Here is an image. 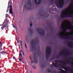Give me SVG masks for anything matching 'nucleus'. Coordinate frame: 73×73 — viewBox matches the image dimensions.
I'll use <instances>...</instances> for the list:
<instances>
[{
	"label": "nucleus",
	"mask_w": 73,
	"mask_h": 73,
	"mask_svg": "<svg viewBox=\"0 0 73 73\" xmlns=\"http://www.w3.org/2000/svg\"><path fill=\"white\" fill-rule=\"evenodd\" d=\"M38 42V40H36L35 39H33L31 40L30 47L31 52H33L34 50V49H37L36 45Z\"/></svg>",
	"instance_id": "obj_2"
},
{
	"label": "nucleus",
	"mask_w": 73,
	"mask_h": 73,
	"mask_svg": "<svg viewBox=\"0 0 73 73\" xmlns=\"http://www.w3.org/2000/svg\"><path fill=\"white\" fill-rule=\"evenodd\" d=\"M13 27L14 28H15V25H13Z\"/></svg>",
	"instance_id": "obj_50"
},
{
	"label": "nucleus",
	"mask_w": 73,
	"mask_h": 73,
	"mask_svg": "<svg viewBox=\"0 0 73 73\" xmlns=\"http://www.w3.org/2000/svg\"><path fill=\"white\" fill-rule=\"evenodd\" d=\"M25 47L26 48H27V45H26V44L25 43Z\"/></svg>",
	"instance_id": "obj_41"
},
{
	"label": "nucleus",
	"mask_w": 73,
	"mask_h": 73,
	"mask_svg": "<svg viewBox=\"0 0 73 73\" xmlns=\"http://www.w3.org/2000/svg\"><path fill=\"white\" fill-rule=\"evenodd\" d=\"M70 35H65L64 36H73V33H70Z\"/></svg>",
	"instance_id": "obj_16"
},
{
	"label": "nucleus",
	"mask_w": 73,
	"mask_h": 73,
	"mask_svg": "<svg viewBox=\"0 0 73 73\" xmlns=\"http://www.w3.org/2000/svg\"><path fill=\"white\" fill-rule=\"evenodd\" d=\"M39 54V50H38L36 52L35 54V53H33V59L34 60V61L36 63H37V57H36V56H38Z\"/></svg>",
	"instance_id": "obj_6"
},
{
	"label": "nucleus",
	"mask_w": 73,
	"mask_h": 73,
	"mask_svg": "<svg viewBox=\"0 0 73 73\" xmlns=\"http://www.w3.org/2000/svg\"><path fill=\"white\" fill-rule=\"evenodd\" d=\"M41 0H39L38 1V2H39L40 3H41Z\"/></svg>",
	"instance_id": "obj_37"
},
{
	"label": "nucleus",
	"mask_w": 73,
	"mask_h": 73,
	"mask_svg": "<svg viewBox=\"0 0 73 73\" xmlns=\"http://www.w3.org/2000/svg\"><path fill=\"white\" fill-rule=\"evenodd\" d=\"M69 72L70 73H73V71L72 70L71 71H70Z\"/></svg>",
	"instance_id": "obj_33"
},
{
	"label": "nucleus",
	"mask_w": 73,
	"mask_h": 73,
	"mask_svg": "<svg viewBox=\"0 0 73 73\" xmlns=\"http://www.w3.org/2000/svg\"><path fill=\"white\" fill-rule=\"evenodd\" d=\"M72 2L73 1V0H72Z\"/></svg>",
	"instance_id": "obj_58"
},
{
	"label": "nucleus",
	"mask_w": 73,
	"mask_h": 73,
	"mask_svg": "<svg viewBox=\"0 0 73 73\" xmlns=\"http://www.w3.org/2000/svg\"><path fill=\"white\" fill-rule=\"evenodd\" d=\"M21 46H22V41H21Z\"/></svg>",
	"instance_id": "obj_38"
},
{
	"label": "nucleus",
	"mask_w": 73,
	"mask_h": 73,
	"mask_svg": "<svg viewBox=\"0 0 73 73\" xmlns=\"http://www.w3.org/2000/svg\"><path fill=\"white\" fill-rule=\"evenodd\" d=\"M36 31L37 32H38L39 34L40 35H42V36H44L45 35V31H44V29H37Z\"/></svg>",
	"instance_id": "obj_7"
},
{
	"label": "nucleus",
	"mask_w": 73,
	"mask_h": 73,
	"mask_svg": "<svg viewBox=\"0 0 73 73\" xmlns=\"http://www.w3.org/2000/svg\"><path fill=\"white\" fill-rule=\"evenodd\" d=\"M19 60L20 61V62H21V61H22V60H21V58H19Z\"/></svg>",
	"instance_id": "obj_43"
},
{
	"label": "nucleus",
	"mask_w": 73,
	"mask_h": 73,
	"mask_svg": "<svg viewBox=\"0 0 73 73\" xmlns=\"http://www.w3.org/2000/svg\"><path fill=\"white\" fill-rule=\"evenodd\" d=\"M6 25V27L7 28H8L9 27L7 25V24L6 23H3V25Z\"/></svg>",
	"instance_id": "obj_22"
},
{
	"label": "nucleus",
	"mask_w": 73,
	"mask_h": 73,
	"mask_svg": "<svg viewBox=\"0 0 73 73\" xmlns=\"http://www.w3.org/2000/svg\"><path fill=\"white\" fill-rule=\"evenodd\" d=\"M68 46L70 48H73V42L72 41H70L68 43Z\"/></svg>",
	"instance_id": "obj_10"
},
{
	"label": "nucleus",
	"mask_w": 73,
	"mask_h": 73,
	"mask_svg": "<svg viewBox=\"0 0 73 73\" xmlns=\"http://www.w3.org/2000/svg\"><path fill=\"white\" fill-rule=\"evenodd\" d=\"M48 17V16L46 17Z\"/></svg>",
	"instance_id": "obj_61"
},
{
	"label": "nucleus",
	"mask_w": 73,
	"mask_h": 73,
	"mask_svg": "<svg viewBox=\"0 0 73 73\" xmlns=\"http://www.w3.org/2000/svg\"><path fill=\"white\" fill-rule=\"evenodd\" d=\"M52 60H54V58H52Z\"/></svg>",
	"instance_id": "obj_54"
},
{
	"label": "nucleus",
	"mask_w": 73,
	"mask_h": 73,
	"mask_svg": "<svg viewBox=\"0 0 73 73\" xmlns=\"http://www.w3.org/2000/svg\"><path fill=\"white\" fill-rule=\"evenodd\" d=\"M9 4H10V1H9L8 2V5H9Z\"/></svg>",
	"instance_id": "obj_46"
},
{
	"label": "nucleus",
	"mask_w": 73,
	"mask_h": 73,
	"mask_svg": "<svg viewBox=\"0 0 73 73\" xmlns=\"http://www.w3.org/2000/svg\"><path fill=\"white\" fill-rule=\"evenodd\" d=\"M0 57H1V56L0 55V58H1Z\"/></svg>",
	"instance_id": "obj_60"
},
{
	"label": "nucleus",
	"mask_w": 73,
	"mask_h": 73,
	"mask_svg": "<svg viewBox=\"0 0 73 73\" xmlns=\"http://www.w3.org/2000/svg\"><path fill=\"white\" fill-rule=\"evenodd\" d=\"M64 24H62L61 25V29H64Z\"/></svg>",
	"instance_id": "obj_23"
},
{
	"label": "nucleus",
	"mask_w": 73,
	"mask_h": 73,
	"mask_svg": "<svg viewBox=\"0 0 73 73\" xmlns=\"http://www.w3.org/2000/svg\"><path fill=\"white\" fill-rule=\"evenodd\" d=\"M5 20H7V19L6 18V19H5Z\"/></svg>",
	"instance_id": "obj_63"
},
{
	"label": "nucleus",
	"mask_w": 73,
	"mask_h": 73,
	"mask_svg": "<svg viewBox=\"0 0 73 73\" xmlns=\"http://www.w3.org/2000/svg\"><path fill=\"white\" fill-rule=\"evenodd\" d=\"M51 52H52V49L50 47H47L46 49V60L47 61H48V58H49V55L51 53Z\"/></svg>",
	"instance_id": "obj_3"
},
{
	"label": "nucleus",
	"mask_w": 73,
	"mask_h": 73,
	"mask_svg": "<svg viewBox=\"0 0 73 73\" xmlns=\"http://www.w3.org/2000/svg\"><path fill=\"white\" fill-rule=\"evenodd\" d=\"M15 29H17V28L16 27V28H15Z\"/></svg>",
	"instance_id": "obj_59"
},
{
	"label": "nucleus",
	"mask_w": 73,
	"mask_h": 73,
	"mask_svg": "<svg viewBox=\"0 0 73 73\" xmlns=\"http://www.w3.org/2000/svg\"><path fill=\"white\" fill-rule=\"evenodd\" d=\"M8 17V15L7 14L6 15V17L7 18V17Z\"/></svg>",
	"instance_id": "obj_34"
},
{
	"label": "nucleus",
	"mask_w": 73,
	"mask_h": 73,
	"mask_svg": "<svg viewBox=\"0 0 73 73\" xmlns=\"http://www.w3.org/2000/svg\"><path fill=\"white\" fill-rule=\"evenodd\" d=\"M69 64H70V65H73V63H70Z\"/></svg>",
	"instance_id": "obj_32"
},
{
	"label": "nucleus",
	"mask_w": 73,
	"mask_h": 73,
	"mask_svg": "<svg viewBox=\"0 0 73 73\" xmlns=\"http://www.w3.org/2000/svg\"><path fill=\"white\" fill-rule=\"evenodd\" d=\"M32 26V24H30V27H31Z\"/></svg>",
	"instance_id": "obj_45"
},
{
	"label": "nucleus",
	"mask_w": 73,
	"mask_h": 73,
	"mask_svg": "<svg viewBox=\"0 0 73 73\" xmlns=\"http://www.w3.org/2000/svg\"><path fill=\"white\" fill-rule=\"evenodd\" d=\"M69 10H70V8H68L66 9L64 11H62L61 13L60 18L64 19V18H65L66 17H73V12L72 13H70L68 14L64 13L65 12L68 11Z\"/></svg>",
	"instance_id": "obj_1"
},
{
	"label": "nucleus",
	"mask_w": 73,
	"mask_h": 73,
	"mask_svg": "<svg viewBox=\"0 0 73 73\" xmlns=\"http://www.w3.org/2000/svg\"><path fill=\"white\" fill-rule=\"evenodd\" d=\"M17 43H18V44H19V42L18 40H17Z\"/></svg>",
	"instance_id": "obj_48"
},
{
	"label": "nucleus",
	"mask_w": 73,
	"mask_h": 73,
	"mask_svg": "<svg viewBox=\"0 0 73 73\" xmlns=\"http://www.w3.org/2000/svg\"><path fill=\"white\" fill-rule=\"evenodd\" d=\"M0 53L1 54H3V53H5V54H6L7 53V52H5V51H1V52H0Z\"/></svg>",
	"instance_id": "obj_20"
},
{
	"label": "nucleus",
	"mask_w": 73,
	"mask_h": 73,
	"mask_svg": "<svg viewBox=\"0 0 73 73\" xmlns=\"http://www.w3.org/2000/svg\"><path fill=\"white\" fill-rule=\"evenodd\" d=\"M26 40L27 41V42H29V38H28V37L27 36H26Z\"/></svg>",
	"instance_id": "obj_25"
},
{
	"label": "nucleus",
	"mask_w": 73,
	"mask_h": 73,
	"mask_svg": "<svg viewBox=\"0 0 73 73\" xmlns=\"http://www.w3.org/2000/svg\"><path fill=\"white\" fill-rule=\"evenodd\" d=\"M30 58H31V60H32V58H31V57L30 56Z\"/></svg>",
	"instance_id": "obj_49"
},
{
	"label": "nucleus",
	"mask_w": 73,
	"mask_h": 73,
	"mask_svg": "<svg viewBox=\"0 0 73 73\" xmlns=\"http://www.w3.org/2000/svg\"><path fill=\"white\" fill-rule=\"evenodd\" d=\"M26 6H27V7H29V8H26L27 10H29L31 9V7L32 6V3L31 2V0H28V2L27 4L25 5H24V9H25Z\"/></svg>",
	"instance_id": "obj_4"
},
{
	"label": "nucleus",
	"mask_w": 73,
	"mask_h": 73,
	"mask_svg": "<svg viewBox=\"0 0 73 73\" xmlns=\"http://www.w3.org/2000/svg\"><path fill=\"white\" fill-rule=\"evenodd\" d=\"M60 33V37H62V38H65L66 39H69V38H72L73 40V37L72 36H68V37H65L63 36H64L63 34L61 33L60 32V33H59V34Z\"/></svg>",
	"instance_id": "obj_8"
},
{
	"label": "nucleus",
	"mask_w": 73,
	"mask_h": 73,
	"mask_svg": "<svg viewBox=\"0 0 73 73\" xmlns=\"http://www.w3.org/2000/svg\"><path fill=\"white\" fill-rule=\"evenodd\" d=\"M64 51L65 52H67V54L66 55V56H67V55H69V53L68 52V50H64Z\"/></svg>",
	"instance_id": "obj_21"
},
{
	"label": "nucleus",
	"mask_w": 73,
	"mask_h": 73,
	"mask_svg": "<svg viewBox=\"0 0 73 73\" xmlns=\"http://www.w3.org/2000/svg\"><path fill=\"white\" fill-rule=\"evenodd\" d=\"M9 8V6L7 8V10L6 11V12L7 13H8V11H9V9H8V8Z\"/></svg>",
	"instance_id": "obj_29"
},
{
	"label": "nucleus",
	"mask_w": 73,
	"mask_h": 73,
	"mask_svg": "<svg viewBox=\"0 0 73 73\" xmlns=\"http://www.w3.org/2000/svg\"><path fill=\"white\" fill-rule=\"evenodd\" d=\"M64 53V52H61V54H63Z\"/></svg>",
	"instance_id": "obj_47"
},
{
	"label": "nucleus",
	"mask_w": 73,
	"mask_h": 73,
	"mask_svg": "<svg viewBox=\"0 0 73 73\" xmlns=\"http://www.w3.org/2000/svg\"><path fill=\"white\" fill-rule=\"evenodd\" d=\"M31 63H33V60H32H32H31Z\"/></svg>",
	"instance_id": "obj_42"
},
{
	"label": "nucleus",
	"mask_w": 73,
	"mask_h": 73,
	"mask_svg": "<svg viewBox=\"0 0 73 73\" xmlns=\"http://www.w3.org/2000/svg\"><path fill=\"white\" fill-rule=\"evenodd\" d=\"M3 25V26L1 27V29H2V30H3L4 29V28H5L6 27V25Z\"/></svg>",
	"instance_id": "obj_17"
},
{
	"label": "nucleus",
	"mask_w": 73,
	"mask_h": 73,
	"mask_svg": "<svg viewBox=\"0 0 73 73\" xmlns=\"http://www.w3.org/2000/svg\"><path fill=\"white\" fill-rule=\"evenodd\" d=\"M35 1V4H40V3L38 2H37V0H34Z\"/></svg>",
	"instance_id": "obj_18"
},
{
	"label": "nucleus",
	"mask_w": 73,
	"mask_h": 73,
	"mask_svg": "<svg viewBox=\"0 0 73 73\" xmlns=\"http://www.w3.org/2000/svg\"><path fill=\"white\" fill-rule=\"evenodd\" d=\"M55 9H56V8L54 9V10H53L54 11H55Z\"/></svg>",
	"instance_id": "obj_53"
},
{
	"label": "nucleus",
	"mask_w": 73,
	"mask_h": 73,
	"mask_svg": "<svg viewBox=\"0 0 73 73\" xmlns=\"http://www.w3.org/2000/svg\"><path fill=\"white\" fill-rule=\"evenodd\" d=\"M2 44L0 42V48H1V47H2Z\"/></svg>",
	"instance_id": "obj_26"
},
{
	"label": "nucleus",
	"mask_w": 73,
	"mask_h": 73,
	"mask_svg": "<svg viewBox=\"0 0 73 73\" xmlns=\"http://www.w3.org/2000/svg\"><path fill=\"white\" fill-rule=\"evenodd\" d=\"M66 29H68V30H73V28L72 27H66L64 29V32L65 33H68L66 32Z\"/></svg>",
	"instance_id": "obj_11"
},
{
	"label": "nucleus",
	"mask_w": 73,
	"mask_h": 73,
	"mask_svg": "<svg viewBox=\"0 0 73 73\" xmlns=\"http://www.w3.org/2000/svg\"><path fill=\"white\" fill-rule=\"evenodd\" d=\"M1 50H3V48H0V52H1Z\"/></svg>",
	"instance_id": "obj_36"
},
{
	"label": "nucleus",
	"mask_w": 73,
	"mask_h": 73,
	"mask_svg": "<svg viewBox=\"0 0 73 73\" xmlns=\"http://www.w3.org/2000/svg\"><path fill=\"white\" fill-rule=\"evenodd\" d=\"M30 73H32V71H31L30 72Z\"/></svg>",
	"instance_id": "obj_57"
},
{
	"label": "nucleus",
	"mask_w": 73,
	"mask_h": 73,
	"mask_svg": "<svg viewBox=\"0 0 73 73\" xmlns=\"http://www.w3.org/2000/svg\"><path fill=\"white\" fill-rule=\"evenodd\" d=\"M61 70L62 71V72H65V71L63 69H61Z\"/></svg>",
	"instance_id": "obj_30"
},
{
	"label": "nucleus",
	"mask_w": 73,
	"mask_h": 73,
	"mask_svg": "<svg viewBox=\"0 0 73 73\" xmlns=\"http://www.w3.org/2000/svg\"><path fill=\"white\" fill-rule=\"evenodd\" d=\"M48 72H50L51 73H53V72H52V71L51 70H48Z\"/></svg>",
	"instance_id": "obj_24"
},
{
	"label": "nucleus",
	"mask_w": 73,
	"mask_h": 73,
	"mask_svg": "<svg viewBox=\"0 0 73 73\" xmlns=\"http://www.w3.org/2000/svg\"><path fill=\"white\" fill-rule=\"evenodd\" d=\"M54 61L55 62H59L60 63L62 64H64V65H66V64L67 63H68V64H69V61H68L67 63H65V62L64 61H62L61 60H59V61H57L56 60H54Z\"/></svg>",
	"instance_id": "obj_9"
},
{
	"label": "nucleus",
	"mask_w": 73,
	"mask_h": 73,
	"mask_svg": "<svg viewBox=\"0 0 73 73\" xmlns=\"http://www.w3.org/2000/svg\"><path fill=\"white\" fill-rule=\"evenodd\" d=\"M33 68H34V69H36V66H33Z\"/></svg>",
	"instance_id": "obj_35"
},
{
	"label": "nucleus",
	"mask_w": 73,
	"mask_h": 73,
	"mask_svg": "<svg viewBox=\"0 0 73 73\" xmlns=\"http://www.w3.org/2000/svg\"><path fill=\"white\" fill-rule=\"evenodd\" d=\"M71 5H73V3H71Z\"/></svg>",
	"instance_id": "obj_55"
},
{
	"label": "nucleus",
	"mask_w": 73,
	"mask_h": 73,
	"mask_svg": "<svg viewBox=\"0 0 73 73\" xmlns=\"http://www.w3.org/2000/svg\"><path fill=\"white\" fill-rule=\"evenodd\" d=\"M20 56L22 57V58H23V55H22V54L21 53H19V56Z\"/></svg>",
	"instance_id": "obj_27"
},
{
	"label": "nucleus",
	"mask_w": 73,
	"mask_h": 73,
	"mask_svg": "<svg viewBox=\"0 0 73 73\" xmlns=\"http://www.w3.org/2000/svg\"><path fill=\"white\" fill-rule=\"evenodd\" d=\"M59 3H57L56 7L57 8H61L64 5V0H59Z\"/></svg>",
	"instance_id": "obj_5"
},
{
	"label": "nucleus",
	"mask_w": 73,
	"mask_h": 73,
	"mask_svg": "<svg viewBox=\"0 0 73 73\" xmlns=\"http://www.w3.org/2000/svg\"><path fill=\"white\" fill-rule=\"evenodd\" d=\"M53 65L56 68H57V65H56V63H54V62L52 63Z\"/></svg>",
	"instance_id": "obj_19"
},
{
	"label": "nucleus",
	"mask_w": 73,
	"mask_h": 73,
	"mask_svg": "<svg viewBox=\"0 0 73 73\" xmlns=\"http://www.w3.org/2000/svg\"><path fill=\"white\" fill-rule=\"evenodd\" d=\"M42 67H44V64H43L42 65Z\"/></svg>",
	"instance_id": "obj_40"
},
{
	"label": "nucleus",
	"mask_w": 73,
	"mask_h": 73,
	"mask_svg": "<svg viewBox=\"0 0 73 73\" xmlns=\"http://www.w3.org/2000/svg\"><path fill=\"white\" fill-rule=\"evenodd\" d=\"M72 60H73V58H72Z\"/></svg>",
	"instance_id": "obj_62"
},
{
	"label": "nucleus",
	"mask_w": 73,
	"mask_h": 73,
	"mask_svg": "<svg viewBox=\"0 0 73 73\" xmlns=\"http://www.w3.org/2000/svg\"><path fill=\"white\" fill-rule=\"evenodd\" d=\"M15 58H16V57L15 56H13V60H15Z\"/></svg>",
	"instance_id": "obj_39"
},
{
	"label": "nucleus",
	"mask_w": 73,
	"mask_h": 73,
	"mask_svg": "<svg viewBox=\"0 0 73 73\" xmlns=\"http://www.w3.org/2000/svg\"><path fill=\"white\" fill-rule=\"evenodd\" d=\"M23 56H24V52H23Z\"/></svg>",
	"instance_id": "obj_51"
},
{
	"label": "nucleus",
	"mask_w": 73,
	"mask_h": 73,
	"mask_svg": "<svg viewBox=\"0 0 73 73\" xmlns=\"http://www.w3.org/2000/svg\"><path fill=\"white\" fill-rule=\"evenodd\" d=\"M9 21L8 20H4V23H6V24H8V23H9Z\"/></svg>",
	"instance_id": "obj_15"
},
{
	"label": "nucleus",
	"mask_w": 73,
	"mask_h": 73,
	"mask_svg": "<svg viewBox=\"0 0 73 73\" xmlns=\"http://www.w3.org/2000/svg\"><path fill=\"white\" fill-rule=\"evenodd\" d=\"M9 8H10L9 11L10 13L11 14H12L13 12H12V5H10L9 6Z\"/></svg>",
	"instance_id": "obj_13"
},
{
	"label": "nucleus",
	"mask_w": 73,
	"mask_h": 73,
	"mask_svg": "<svg viewBox=\"0 0 73 73\" xmlns=\"http://www.w3.org/2000/svg\"><path fill=\"white\" fill-rule=\"evenodd\" d=\"M28 31L29 32H30V35H32L33 34V30L30 29L29 28L28 29Z\"/></svg>",
	"instance_id": "obj_14"
},
{
	"label": "nucleus",
	"mask_w": 73,
	"mask_h": 73,
	"mask_svg": "<svg viewBox=\"0 0 73 73\" xmlns=\"http://www.w3.org/2000/svg\"><path fill=\"white\" fill-rule=\"evenodd\" d=\"M69 58V60H70L71 59V58Z\"/></svg>",
	"instance_id": "obj_52"
},
{
	"label": "nucleus",
	"mask_w": 73,
	"mask_h": 73,
	"mask_svg": "<svg viewBox=\"0 0 73 73\" xmlns=\"http://www.w3.org/2000/svg\"><path fill=\"white\" fill-rule=\"evenodd\" d=\"M3 25V24L2 25H0V26H1V25Z\"/></svg>",
	"instance_id": "obj_56"
},
{
	"label": "nucleus",
	"mask_w": 73,
	"mask_h": 73,
	"mask_svg": "<svg viewBox=\"0 0 73 73\" xmlns=\"http://www.w3.org/2000/svg\"><path fill=\"white\" fill-rule=\"evenodd\" d=\"M61 68H62L65 70H70V68H64V67H61Z\"/></svg>",
	"instance_id": "obj_12"
},
{
	"label": "nucleus",
	"mask_w": 73,
	"mask_h": 73,
	"mask_svg": "<svg viewBox=\"0 0 73 73\" xmlns=\"http://www.w3.org/2000/svg\"><path fill=\"white\" fill-rule=\"evenodd\" d=\"M42 16L43 17H45V15H44V14H43L42 15Z\"/></svg>",
	"instance_id": "obj_28"
},
{
	"label": "nucleus",
	"mask_w": 73,
	"mask_h": 73,
	"mask_svg": "<svg viewBox=\"0 0 73 73\" xmlns=\"http://www.w3.org/2000/svg\"><path fill=\"white\" fill-rule=\"evenodd\" d=\"M53 0H51V2L50 3L51 4H52V3H53Z\"/></svg>",
	"instance_id": "obj_31"
},
{
	"label": "nucleus",
	"mask_w": 73,
	"mask_h": 73,
	"mask_svg": "<svg viewBox=\"0 0 73 73\" xmlns=\"http://www.w3.org/2000/svg\"><path fill=\"white\" fill-rule=\"evenodd\" d=\"M61 64H59V65H58V66H61Z\"/></svg>",
	"instance_id": "obj_44"
}]
</instances>
